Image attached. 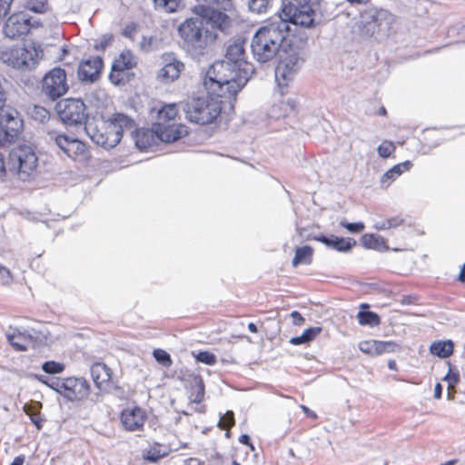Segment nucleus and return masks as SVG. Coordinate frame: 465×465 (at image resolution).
<instances>
[{
  "instance_id": "obj_26",
  "label": "nucleus",
  "mask_w": 465,
  "mask_h": 465,
  "mask_svg": "<svg viewBox=\"0 0 465 465\" xmlns=\"http://www.w3.org/2000/svg\"><path fill=\"white\" fill-rule=\"evenodd\" d=\"M298 108V102L293 98H288L285 102H281L280 104L274 105L269 112V116L272 118L285 117L287 114L296 112Z\"/></svg>"
},
{
  "instance_id": "obj_17",
  "label": "nucleus",
  "mask_w": 465,
  "mask_h": 465,
  "mask_svg": "<svg viewBox=\"0 0 465 465\" xmlns=\"http://www.w3.org/2000/svg\"><path fill=\"white\" fill-rule=\"evenodd\" d=\"M137 65L135 56L130 50H125L121 53L118 58L114 59L112 64L111 72L109 74V80L116 86H121L124 80L117 78L119 72L129 71Z\"/></svg>"
},
{
  "instance_id": "obj_22",
  "label": "nucleus",
  "mask_w": 465,
  "mask_h": 465,
  "mask_svg": "<svg viewBox=\"0 0 465 465\" xmlns=\"http://www.w3.org/2000/svg\"><path fill=\"white\" fill-rule=\"evenodd\" d=\"M93 381L97 389L96 392L111 389L112 370L104 363L96 362L90 369Z\"/></svg>"
},
{
  "instance_id": "obj_52",
  "label": "nucleus",
  "mask_w": 465,
  "mask_h": 465,
  "mask_svg": "<svg viewBox=\"0 0 465 465\" xmlns=\"http://www.w3.org/2000/svg\"><path fill=\"white\" fill-rule=\"evenodd\" d=\"M29 9L36 14L45 12V4L44 2H29Z\"/></svg>"
},
{
  "instance_id": "obj_12",
  "label": "nucleus",
  "mask_w": 465,
  "mask_h": 465,
  "mask_svg": "<svg viewBox=\"0 0 465 465\" xmlns=\"http://www.w3.org/2000/svg\"><path fill=\"white\" fill-rule=\"evenodd\" d=\"M197 5L193 6L192 11L196 15H203V17H214L222 23L231 25L230 17L214 7L228 11L232 7V0H196Z\"/></svg>"
},
{
  "instance_id": "obj_41",
  "label": "nucleus",
  "mask_w": 465,
  "mask_h": 465,
  "mask_svg": "<svg viewBox=\"0 0 465 465\" xmlns=\"http://www.w3.org/2000/svg\"><path fill=\"white\" fill-rule=\"evenodd\" d=\"M262 42V26H260L253 36L252 43V48L254 54V56L256 57V60L260 63H262V47L261 46Z\"/></svg>"
},
{
  "instance_id": "obj_23",
  "label": "nucleus",
  "mask_w": 465,
  "mask_h": 465,
  "mask_svg": "<svg viewBox=\"0 0 465 465\" xmlns=\"http://www.w3.org/2000/svg\"><path fill=\"white\" fill-rule=\"evenodd\" d=\"M315 241L326 245L328 248L337 252H346L355 244V241L351 238H341L335 235L325 236L323 234L314 236Z\"/></svg>"
},
{
  "instance_id": "obj_45",
  "label": "nucleus",
  "mask_w": 465,
  "mask_h": 465,
  "mask_svg": "<svg viewBox=\"0 0 465 465\" xmlns=\"http://www.w3.org/2000/svg\"><path fill=\"white\" fill-rule=\"evenodd\" d=\"M395 149L396 147L391 141L385 140L378 146L377 151L381 158H388L392 154Z\"/></svg>"
},
{
  "instance_id": "obj_47",
  "label": "nucleus",
  "mask_w": 465,
  "mask_h": 465,
  "mask_svg": "<svg viewBox=\"0 0 465 465\" xmlns=\"http://www.w3.org/2000/svg\"><path fill=\"white\" fill-rule=\"evenodd\" d=\"M114 39V35L112 34L104 35L99 40L95 41L94 45V50L96 51H105V49L111 45Z\"/></svg>"
},
{
  "instance_id": "obj_10",
  "label": "nucleus",
  "mask_w": 465,
  "mask_h": 465,
  "mask_svg": "<svg viewBox=\"0 0 465 465\" xmlns=\"http://www.w3.org/2000/svg\"><path fill=\"white\" fill-rule=\"evenodd\" d=\"M134 125V119L122 113H115L109 120L104 118L99 120L101 132H104L108 137L107 149L115 147L120 142L124 133H128Z\"/></svg>"
},
{
  "instance_id": "obj_21",
  "label": "nucleus",
  "mask_w": 465,
  "mask_h": 465,
  "mask_svg": "<svg viewBox=\"0 0 465 465\" xmlns=\"http://www.w3.org/2000/svg\"><path fill=\"white\" fill-rule=\"evenodd\" d=\"M131 138L134 141L135 146L140 151H145L155 143L156 133L155 125L152 129L149 128H137L135 122L131 129H128Z\"/></svg>"
},
{
  "instance_id": "obj_57",
  "label": "nucleus",
  "mask_w": 465,
  "mask_h": 465,
  "mask_svg": "<svg viewBox=\"0 0 465 465\" xmlns=\"http://www.w3.org/2000/svg\"><path fill=\"white\" fill-rule=\"evenodd\" d=\"M117 78L124 80V82L123 84H121V85H124V84H128L132 79L134 78V74L130 73L129 71H122V72H119V75Z\"/></svg>"
},
{
  "instance_id": "obj_25",
  "label": "nucleus",
  "mask_w": 465,
  "mask_h": 465,
  "mask_svg": "<svg viewBox=\"0 0 465 465\" xmlns=\"http://www.w3.org/2000/svg\"><path fill=\"white\" fill-rule=\"evenodd\" d=\"M84 131L94 143L107 149L108 137H106L104 132H101L99 120L94 122L89 121V123L85 124Z\"/></svg>"
},
{
  "instance_id": "obj_1",
  "label": "nucleus",
  "mask_w": 465,
  "mask_h": 465,
  "mask_svg": "<svg viewBox=\"0 0 465 465\" xmlns=\"http://www.w3.org/2000/svg\"><path fill=\"white\" fill-rule=\"evenodd\" d=\"M289 25L285 21L263 25V63L276 57L274 69L276 92L283 96L304 64L302 53L285 42Z\"/></svg>"
},
{
  "instance_id": "obj_29",
  "label": "nucleus",
  "mask_w": 465,
  "mask_h": 465,
  "mask_svg": "<svg viewBox=\"0 0 465 465\" xmlns=\"http://www.w3.org/2000/svg\"><path fill=\"white\" fill-rule=\"evenodd\" d=\"M313 249L311 246L304 245L295 250V254L292 264L297 267L300 264H310L312 261Z\"/></svg>"
},
{
  "instance_id": "obj_6",
  "label": "nucleus",
  "mask_w": 465,
  "mask_h": 465,
  "mask_svg": "<svg viewBox=\"0 0 465 465\" xmlns=\"http://www.w3.org/2000/svg\"><path fill=\"white\" fill-rule=\"evenodd\" d=\"M57 393L68 401H89L93 404L100 401L102 394L91 390L90 382L84 377L70 376L61 378Z\"/></svg>"
},
{
  "instance_id": "obj_28",
  "label": "nucleus",
  "mask_w": 465,
  "mask_h": 465,
  "mask_svg": "<svg viewBox=\"0 0 465 465\" xmlns=\"http://www.w3.org/2000/svg\"><path fill=\"white\" fill-rule=\"evenodd\" d=\"M453 351L454 343L451 340L435 341L430 346V353L442 359L450 357Z\"/></svg>"
},
{
  "instance_id": "obj_24",
  "label": "nucleus",
  "mask_w": 465,
  "mask_h": 465,
  "mask_svg": "<svg viewBox=\"0 0 465 465\" xmlns=\"http://www.w3.org/2000/svg\"><path fill=\"white\" fill-rule=\"evenodd\" d=\"M171 452L170 447L153 442L148 449L143 450V459L151 463H156Z\"/></svg>"
},
{
  "instance_id": "obj_30",
  "label": "nucleus",
  "mask_w": 465,
  "mask_h": 465,
  "mask_svg": "<svg viewBox=\"0 0 465 465\" xmlns=\"http://www.w3.org/2000/svg\"><path fill=\"white\" fill-rule=\"evenodd\" d=\"M361 241L365 248L373 249L380 252L387 250L386 242L381 236L374 234H364Z\"/></svg>"
},
{
  "instance_id": "obj_32",
  "label": "nucleus",
  "mask_w": 465,
  "mask_h": 465,
  "mask_svg": "<svg viewBox=\"0 0 465 465\" xmlns=\"http://www.w3.org/2000/svg\"><path fill=\"white\" fill-rule=\"evenodd\" d=\"M322 331L321 327H312L306 329L300 336L292 337L290 342L293 345H301L312 341Z\"/></svg>"
},
{
  "instance_id": "obj_64",
  "label": "nucleus",
  "mask_w": 465,
  "mask_h": 465,
  "mask_svg": "<svg viewBox=\"0 0 465 465\" xmlns=\"http://www.w3.org/2000/svg\"><path fill=\"white\" fill-rule=\"evenodd\" d=\"M25 462V456L19 455L14 459L10 465H23Z\"/></svg>"
},
{
  "instance_id": "obj_49",
  "label": "nucleus",
  "mask_w": 465,
  "mask_h": 465,
  "mask_svg": "<svg viewBox=\"0 0 465 465\" xmlns=\"http://www.w3.org/2000/svg\"><path fill=\"white\" fill-rule=\"evenodd\" d=\"M17 138H12L9 141H2L0 143V146H3L6 143H14ZM8 171L7 168V163L5 162V156L2 153H0V179L4 180V178L6 176Z\"/></svg>"
},
{
  "instance_id": "obj_5",
  "label": "nucleus",
  "mask_w": 465,
  "mask_h": 465,
  "mask_svg": "<svg viewBox=\"0 0 465 465\" xmlns=\"http://www.w3.org/2000/svg\"><path fill=\"white\" fill-rule=\"evenodd\" d=\"M38 158L31 146L23 144L9 152L7 168L18 179L26 181L36 170Z\"/></svg>"
},
{
  "instance_id": "obj_8",
  "label": "nucleus",
  "mask_w": 465,
  "mask_h": 465,
  "mask_svg": "<svg viewBox=\"0 0 465 465\" xmlns=\"http://www.w3.org/2000/svg\"><path fill=\"white\" fill-rule=\"evenodd\" d=\"M55 112L60 120L67 126H84L89 123L87 107L81 98H66L58 101Z\"/></svg>"
},
{
  "instance_id": "obj_61",
  "label": "nucleus",
  "mask_w": 465,
  "mask_h": 465,
  "mask_svg": "<svg viewBox=\"0 0 465 465\" xmlns=\"http://www.w3.org/2000/svg\"><path fill=\"white\" fill-rule=\"evenodd\" d=\"M239 441L243 444V445H247V446H250V448L253 450H254V447L252 446V444L251 443V437L248 435V434H242L240 437H239Z\"/></svg>"
},
{
  "instance_id": "obj_36",
  "label": "nucleus",
  "mask_w": 465,
  "mask_h": 465,
  "mask_svg": "<svg viewBox=\"0 0 465 465\" xmlns=\"http://www.w3.org/2000/svg\"><path fill=\"white\" fill-rule=\"evenodd\" d=\"M31 377L58 392L61 377H48L42 374H32Z\"/></svg>"
},
{
  "instance_id": "obj_56",
  "label": "nucleus",
  "mask_w": 465,
  "mask_h": 465,
  "mask_svg": "<svg viewBox=\"0 0 465 465\" xmlns=\"http://www.w3.org/2000/svg\"><path fill=\"white\" fill-rule=\"evenodd\" d=\"M248 6L252 12L262 13V0H249Z\"/></svg>"
},
{
  "instance_id": "obj_3",
  "label": "nucleus",
  "mask_w": 465,
  "mask_h": 465,
  "mask_svg": "<svg viewBox=\"0 0 465 465\" xmlns=\"http://www.w3.org/2000/svg\"><path fill=\"white\" fill-rule=\"evenodd\" d=\"M207 95L193 98L184 106L186 118L201 125L213 123L222 114H230L234 111L237 95H232L226 88L217 91L216 86L204 84Z\"/></svg>"
},
{
  "instance_id": "obj_43",
  "label": "nucleus",
  "mask_w": 465,
  "mask_h": 465,
  "mask_svg": "<svg viewBox=\"0 0 465 465\" xmlns=\"http://www.w3.org/2000/svg\"><path fill=\"white\" fill-rule=\"evenodd\" d=\"M195 360L198 362L204 363L206 365H214L216 363V356L214 353L209 351H200L195 355Z\"/></svg>"
},
{
  "instance_id": "obj_46",
  "label": "nucleus",
  "mask_w": 465,
  "mask_h": 465,
  "mask_svg": "<svg viewBox=\"0 0 465 465\" xmlns=\"http://www.w3.org/2000/svg\"><path fill=\"white\" fill-rule=\"evenodd\" d=\"M42 408V402L36 401H30L29 402L24 405L23 410L26 415L31 416L34 414H40Z\"/></svg>"
},
{
  "instance_id": "obj_9",
  "label": "nucleus",
  "mask_w": 465,
  "mask_h": 465,
  "mask_svg": "<svg viewBox=\"0 0 465 465\" xmlns=\"http://www.w3.org/2000/svg\"><path fill=\"white\" fill-rule=\"evenodd\" d=\"M311 0H282V13L284 18L278 16L274 22L279 20L301 25L302 27H312L314 25L315 12L310 5Z\"/></svg>"
},
{
  "instance_id": "obj_18",
  "label": "nucleus",
  "mask_w": 465,
  "mask_h": 465,
  "mask_svg": "<svg viewBox=\"0 0 465 465\" xmlns=\"http://www.w3.org/2000/svg\"><path fill=\"white\" fill-rule=\"evenodd\" d=\"M164 65L158 73V78L164 83L173 82L184 69V64L176 59L173 53H165L162 56Z\"/></svg>"
},
{
  "instance_id": "obj_4",
  "label": "nucleus",
  "mask_w": 465,
  "mask_h": 465,
  "mask_svg": "<svg viewBox=\"0 0 465 465\" xmlns=\"http://www.w3.org/2000/svg\"><path fill=\"white\" fill-rule=\"evenodd\" d=\"M209 26L211 29L228 34L227 31L231 25L222 23L214 17L209 19L203 15H197L196 17L187 18L178 27V32L188 48L193 49L196 54H203L208 41H213L217 38V35H213Z\"/></svg>"
},
{
  "instance_id": "obj_55",
  "label": "nucleus",
  "mask_w": 465,
  "mask_h": 465,
  "mask_svg": "<svg viewBox=\"0 0 465 465\" xmlns=\"http://www.w3.org/2000/svg\"><path fill=\"white\" fill-rule=\"evenodd\" d=\"M31 422L35 426L37 430H41L43 428V421L45 419L42 417V414H34L29 416Z\"/></svg>"
},
{
  "instance_id": "obj_42",
  "label": "nucleus",
  "mask_w": 465,
  "mask_h": 465,
  "mask_svg": "<svg viewBox=\"0 0 465 465\" xmlns=\"http://www.w3.org/2000/svg\"><path fill=\"white\" fill-rule=\"evenodd\" d=\"M444 381L448 383V390H453L460 381V373L456 369L452 368L450 363H449V371L445 375Z\"/></svg>"
},
{
  "instance_id": "obj_48",
  "label": "nucleus",
  "mask_w": 465,
  "mask_h": 465,
  "mask_svg": "<svg viewBox=\"0 0 465 465\" xmlns=\"http://www.w3.org/2000/svg\"><path fill=\"white\" fill-rule=\"evenodd\" d=\"M340 225L343 228H346L350 232L358 233L361 232L365 226L361 222L358 223H348L346 221H341Z\"/></svg>"
},
{
  "instance_id": "obj_35",
  "label": "nucleus",
  "mask_w": 465,
  "mask_h": 465,
  "mask_svg": "<svg viewBox=\"0 0 465 465\" xmlns=\"http://www.w3.org/2000/svg\"><path fill=\"white\" fill-rule=\"evenodd\" d=\"M399 345L391 341H376L375 340V356H380L385 353H391L397 351Z\"/></svg>"
},
{
  "instance_id": "obj_59",
  "label": "nucleus",
  "mask_w": 465,
  "mask_h": 465,
  "mask_svg": "<svg viewBox=\"0 0 465 465\" xmlns=\"http://www.w3.org/2000/svg\"><path fill=\"white\" fill-rule=\"evenodd\" d=\"M417 301V297L415 295H404L401 300V303L403 305L412 304Z\"/></svg>"
},
{
  "instance_id": "obj_60",
  "label": "nucleus",
  "mask_w": 465,
  "mask_h": 465,
  "mask_svg": "<svg viewBox=\"0 0 465 465\" xmlns=\"http://www.w3.org/2000/svg\"><path fill=\"white\" fill-rule=\"evenodd\" d=\"M152 42H153L152 37L147 38V37L143 36L140 43L141 48L143 50L149 51L151 48V45H152Z\"/></svg>"
},
{
  "instance_id": "obj_20",
  "label": "nucleus",
  "mask_w": 465,
  "mask_h": 465,
  "mask_svg": "<svg viewBox=\"0 0 465 465\" xmlns=\"http://www.w3.org/2000/svg\"><path fill=\"white\" fill-rule=\"evenodd\" d=\"M156 137L163 143H173L185 136L187 127L183 124L155 123Z\"/></svg>"
},
{
  "instance_id": "obj_62",
  "label": "nucleus",
  "mask_w": 465,
  "mask_h": 465,
  "mask_svg": "<svg viewBox=\"0 0 465 465\" xmlns=\"http://www.w3.org/2000/svg\"><path fill=\"white\" fill-rule=\"evenodd\" d=\"M374 228L379 231L388 230L385 220L377 221L374 223Z\"/></svg>"
},
{
  "instance_id": "obj_15",
  "label": "nucleus",
  "mask_w": 465,
  "mask_h": 465,
  "mask_svg": "<svg viewBox=\"0 0 465 465\" xmlns=\"http://www.w3.org/2000/svg\"><path fill=\"white\" fill-rule=\"evenodd\" d=\"M54 142L63 153L74 160H85L89 156L85 143L75 137L62 134L55 136Z\"/></svg>"
},
{
  "instance_id": "obj_38",
  "label": "nucleus",
  "mask_w": 465,
  "mask_h": 465,
  "mask_svg": "<svg viewBox=\"0 0 465 465\" xmlns=\"http://www.w3.org/2000/svg\"><path fill=\"white\" fill-rule=\"evenodd\" d=\"M155 8H162L168 13L178 10L180 0H153Z\"/></svg>"
},
{
  "instance_id": "obj_2",
  "label": "nucleus",
  "mask_w": 465,
  "mask_h": 465,
  "mask_svg": "<svg viewBox=\"0 0 465 465\" xmlns=\"http://www.w3.org/2000/svg\"><path fill=\"white\" fill-rule=\"evenodd\" d=\"M244 40L238 39L229 45L224 58L211 64L203 84L216 86L217 91L226 88L232 95H237L254 73L252 64L245 59Z\"/></svg>"
},
{
  "instance_id": "obj_39",
  "label": "nucleus",
  "mask_w": 465,
  "mask_h": 465,
  "mask_svg": "<svg viewBox=\"0 0 465 465\" xmlns=\"http://www.w3.org/2000/svg\"><path fill=\"white\" fill-rule=\"evenodd\" d=\"M42 370L47 374H59L64 371V365L54 361H47L42 364Z\"/></svg>"
},
{
  "instance_id": "obj_16",
  "label": "nucleus",
  "mask_w": 465,
  "mask_h": 465,
  "mask_svg": "<svg viewBox=\"0 0 465 465\" xmlns=\"http://www.w3.org/2000/svg\"><path fill=\"white\" fill-rule=\"evenodd\" d=\"M103 68L104 60L99 55L82 60L77 67L78 79L84 84H94L100 79Z\"/></svg>"
},
{
  "instance_id": "obj_13",
  "label": "nucleus",
  "mask_w": 465,
  "mask_h": 465,
  "mask_svg": "<svg viewBox=\"0 0 465 465\" xmlns=\"http://www.w3.org/2000/svg\"><path fill=\"white\" fill-rule=\"evenodd\" d=\"M392 21V15L385 9L371 8L361 15V24L371 35L388 31Z\"/></svg>"
},
{
  "instance_id": "obj_50",
  "label": "nucleus",
  "mask_w": 465,
  "mask_h": 465,
  "mask_svg": "<svg viewBox=\"0 0 465 465\" xmlns=\"http://www.w3.org/2000/svg\"><path fill=\"white\" fill-rule=\"evenodd\" d=\"M375 340L363 341L359 343V350L370 356H375Z\"/></svg>"
},
{
  "instance_id": "obj_14",
  "label": "nucleus",
  "mask_w": 465,
  "mask_h": 465,
  "mask_svg": "<svg viewBox=\"0 0 465 465\" xmlns=\"http://www.w3.org/2000/svg\"><path fill=\"white\" fill-rule=\"evenodd\" d=\"M34 26L32 17L27 13L18 12L7 18L3 27V33L7 38L17 39L27 35L31 27Z\"/></svg>"
},
{
  "instance_id": "obj_54",
  "label": "nucleus",
  "mask_w": 465,
  "mask_h": 465,
  "mask_svg": "<svg viewBox=\"0 0 465 465\" xmlns=\"http://www.w3.org/2000/svg\"><path fill=\"white\" fill-rule=\"evenodd\" d=\"M385 221L387 224V229L396 228L403 223V219H401L400 216L385 219Z\"/></svg>"
},
{
  "instance_id": "obj_19",
  "label": "nucleus",
  "mask_w": 465,
  "mask_h": 465,
  "mask_svg": "<svg viewBox=\"0 0 465 465\" xmlns=\"http://www.w3.org/2000/svg\"><path fill=\"white\" fill-rule=\"evenodd\" d=\"M146 413L141 407L126 408L121 412V422L124 430L134 431L143 428Z\"/></svg>"
},
{
  "instance_id": "obj_7",
  "label": "nucleus",
  "mask_w": 465,
  "mask_h": 465,
  "mask_svg": "<svg viewBox=\"0 0 465 465\" xmlns=\"http://www.w3.org/2000/svg\"><path fill=\"white\" fill-rule=\"evenodd\" d=\"M43 55V50L40 46L35 47V44L31 45H16L1 53V60L19 70H32L35 68L39 59Z\"/></svg>"
},
{
  "instance_id": "obj_58",
  "label": "nucleus",
  "mask_w": 465,
  "mask_h": 465,
  "mask_svg": "<svg viewBox=\"0 0 465 465\" xmlns=\"http://www.w3.org/2000/svg\"><path fill=\"white\" fill-rule=\"evenodd\" d=\"M291 318L292 319V322L294 325H302L304 322V318L297 311H293L291 313Z\"/></svg>"
},
{
  "instance_id": "obj_31",
  "label": "nucleus",
  "mask_w": 465,
  "mask_h": 465,
  "mask_svg": "<svg viewBox=\"0 0 465 465\" xmlns=\"http://www.w3.org/2000/svg\"><path fill=\"white\" fill-rule=\"evenodd\" d=\"M178 114L177 107L174 104H170L163 106L157 113V123L171 124Z\"/></svg>"
},
{
  "instance_id": "obj_53",
  "label": "nucleus",
  "mask_w": 465,
  "mask_h": 465,
  "mask_svg": "<svg viewBox=\"0 0 465 465\" xmlns=\"http://www.w3.org/2000/svg\"><path fill=\"white\" fill-rule=\"evenodd\" d=\"M15 335H7V340L10 345L17 351H25L27 347L15 341Z\"/></svg>"
},
{
  "instance_id": "obj_33",
  "label": "nucleus",
  "mask_w": 465,
  "mask_h": 465,
  "mask_svg": "<svg viewBox=\"0 0 465 465\" xmlns=\"http://www.w3.org/2000/svg\"><path fill=\"white\" fill-rule=\"evenodd\" d=\"M192 394L194 403H201L203 401L205 393V386L203 378L200 375H195L192 381Z\"/></svg>"
},
{
  "instance_id": "obj_63",
  "label": "nucleus",
  "mask_w": 465,
  "mask_h": 465,
  "mask_svg": "<svg viewBox=\"0 0 465 465\" xmlns=\"http://www.w3.org/2000/svg\"><path fill=\"white\" fill-rule=\"evenodd\" d=\"M442 394V386L440 383H437L434 388V397L436 399H440Z\"/></svg>"
},
{
  "instance_id": "obj_27",
  "label": "nucleus",
  "mask_w": 465,
  "mask_h": 465,
  "mask_svg": "<svg viewBox=\"0 0 465 465\" xmlns=\"http://www.w3.org/2000/svg\"><path fill=\"white\" fill-rule=\"evenodd\" d=\"M412 166L411 161H405L398 163L389 169L381 178V183L388 186L392 181L396 180L404 172L409 171Z\"/></svg>"
},
{
  "instance_id": "obj_11",
  "label": "nucleus",
  "mask_w": 465,
  "mask_h": 465,
  "mask_svg": "<svg viewBox=\"0 0 465 465\" xmlns=\"http://www.w3.org/2000/svg\"><path fill=\"white\" fill-rule=\"evenodd\" d=\"M66 76L65 70L58 66L48 71L42 80V94L52 101L61 98L69 90Z\"/></svg>"
},
{
  "instance_id": "obj_37",
  "label": "nucleus",
  "mask_w": 465,
  "mask_h": 465,
  "mask_svg": "<svg viewBox=\"0 0 465 465\" xmlns=\"http://www.w3.org/2000/svg\"><path fill=\"white\" fill-rule=\"evenodd\" d=\"M153 356L159 364L165 368H169L173 364L171 355L163 349H154L153 351Z\"/></svg>"
},
{
  "instance_id": "obj_34",
  "label": "nucleus",
  "mask_w": 465,
  "mask_h": 465,
  "mask_svg": "<svg viewBox=\"0 0 465 465\" xmlns=\"http://www.w3.org/2000/svg\"><path fill=\"white\" fill-rule=\"evenodd\" d=\"M357 319L362 326L375 327L381 323L380 316L370 311H360L357 313Z\"/></svg>"
},
{
  "instance_id": "obj_40",
  "label": "nucleus",
  "mask_w": 465,
  "mask_h": 465,
  "mask_svg": "<svg viewBox=\"0 0 465 465\" xmlns=\"http://www.w3.org/2000/svg\"><path fill=\"white\" fill-rule=\"evenodd\" d=\"M235 424L234 413L232 411H227L221 416L217 426L221 430H228Z\"/></svg>"
},
{
  "instance_id": "obj_44",
  "label": "nucleus",
  "mask_w": 465,
  "mask_h": 465,
  "mask_svg": "<svg viewBox=\"0 0 465 465\" xmlns=\"http://www.w3.org/2000/svg\"><path fill=\"white\" fill-rule=\"evenodd\" d=\"M32 117L39 121L40 123H45L49 120L50 113L45 107L40 105H35L31 112Z\"/></svg>"
},
{
  "instance_id": "obj_51",
  "label": "nucleus",
  "mask_w": 465,
  "mask_h": 465,
  "mask_svg": "<svg viewBox=\"0 0 465 465\" xmlns=\"http://www.w3.org/2000/svg\"><path fill=\"white\" fill-rule=\"evenodd\" d=\"M12 275L10 271L0 264V285H7L12 282Z\"/></svg>"
}]
</instances>
